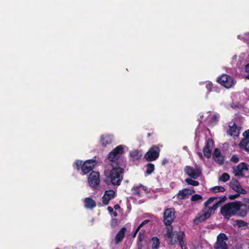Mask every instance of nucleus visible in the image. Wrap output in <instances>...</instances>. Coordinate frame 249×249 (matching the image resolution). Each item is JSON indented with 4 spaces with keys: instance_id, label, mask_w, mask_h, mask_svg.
I'll return each instance as SVG.
<instances>
[{
    "instance_id": "1",
    "label": "nucleus",
    "mask_w": 249,
    "mask_h": 249,
    "mask_svg": "<svg viewBox=\"0 0 249 249\" xmlns=\"http://www.w3.org/2000/svg\"><path fill=\"white\" fill-rule=\"evenodd\" d=\"M124 152V147L119 145L111 151L108 159L111 162L112 169L105 171V181L107 185L119 186L123 179L124 161L120 158Z\"/></svg>"
},
{
    "instance_id": "2",
    "label": "nucleus",
    "mask_w": 249,
    "mask_h": 249,
    "mask_svg": "<svg viewBox=\"0 0 249 249\" xmlns=\"http://www.w3.org/2000/svg\"><path fill=\"white\" fill-rule=\"evenodd\" d=\"M218 197H211L204 203V210H202L199 213L194 220V223L196 225H198L200 223L209 219L213 211H215L221 204L224 202L227 199L226 196H223L220 199L217 201L212 207H209L208 205L213 202L214 200H217Z\"/></svg>"
},
{
    "instance_id": "3",
    "label": "nucleus",
    "mask_w": 249,
    "mask_h": 249,
    "mask_svg": "<svg viewBox=\"0 0 249 249\" xmlns=\"http://www.w3.org/2000/svg\"><path fill=\"white\" fill-rule=\"evenodd\" d=\"M241 202L234 201L226 203L220 208V213L225 219L229 220L230 217L236 215L241 206Z\"/></svg>"
},
{
    "instance_id": "4",
    "label": "nucleus",
    "mask_w": 249,
    "mask_h": 249,
    "mask_svg": "<svg viewBox=\"0 0 249 249\" xmlns=\"http://www.w3.org/2000/svg\"><path fill=\"white\" fill-rule=\"evenodd\" d=\"M166 236L170 239L169 244L171 245H175L178 242L182 249H188L184 244L183 239L185 236L184 231H175L172 232V227H168Z\"/></svg>"
},
{
    "instance_id": "5",
    "label": "nucleus",
    "mask_w": 249,
    "mask_h": 249,
    "mask_svg": "<svg viewBox=\"0 0 249 249\" xmlns=\"http://www.w3.org/2000/svg\"><path fill=\"white\" fill-rule=\"evenodd\" d=\"M97 161L94 160H89L83 162L81 160H76L73 167L77 170H81L83 175H86L90 172L97 164Z\"/></svg>"
},
{
    "instance_id": "6",
    "label": "nucleus",
    "mask_w": 249,
    "mask_h": 249,
    "mask_svg": "<svg viewBox=\"0 0 249 249\" xmlns=\"http://www.w3.org/2000/svg\"><path fill=\"white\" fill-rule=\"evenodd\" d=\"M160 149L157 145H154L145 154L144 158L148 162L156 160L160 156Z\"/></svg>"
},
{
    "instance_id": "7",
    "label": "nucleus",
    "mask_w": 249,
    "mask_h": 249,
    "mask_svg": "<svg viewBox=\"0 0 249 249\" xmlns=\"http://www.w3.org/2000/svg\"><path fill=\"white\" fill-rule=\"evenodd\" d=\"M216 82L226 89H230L234 85L233 78L230 75L223 74L217 78Z\"/></svg>"
},
{
    "instance_id": "8",
    "label": "nucleus",
    "mask_w": 249,
    "mask_h": 249,
    "mask_svg": "<svg viewBox=\"0 0 249 249\" xmlns=\"http://www.w3.org/2000/svg\"><path fill=\"white\" fill-rule=\"evenodd\" d=\"M176 212L174 208H167L163 213V222L165 226H170L176 217Z\"/></svg>"
},
{
    "instance_id": "9",
    "label": "nucleus",
    "mask_w": 249,
    "mask_h": 249,
    "mask_svg": "<svg viewBox=\"0 0 249 249\" xmlns=\"http://www.w3.org/2000/svg\"><path fill=\"white\" fill-rule=\"evenodd\" d=\"M100 174L98 172L92 171L88 178L89 186L94 189H97L100 184Z\"/></svg>"
},
{
    "instance_id": "10",
    "label": "nucleus",
    "mask_w": 249,
    "mask_h": 249,
    "mask_svg": "<svg viewBox=\"0 0 249 249\" xmlns=\"http://www.w3.org/2000/svg\"><path fill=\"white\" fill-rule=\"evenodd\" d=\"M248 165L246 162H241L238 165L232 167V173L236 177H245L244 171H248Z\"/></svg>"
},
{
    "instance_id": "11",
    "label": "nucleus",
    "mask_w": 249,
    "mask_h": 249,
    "mask_svg": "<svg viewBox=\"0 0 249 249\" xmlns=\"http://www.w3.org/2000/svg\"><path fill=\"white\" fill-rule=\"evenodd\" d=\"M228 239L226 234L220 233L217 236V240L214 247L215 249H228L225 240Z\"/></svg>"
},
{
    "instance_id": "12",
    "label": "nucleus",
    "mask_w": 249,
    "mask_h": 249,
    "mask_svg": "<svg viewBox=\"0 0 249 249\" xmlns=\"http://www.w3.org/2000/svg\"><path fill=\"white\" fill-rule=\"evenodd\" d=\"M184 171L186 174L194 179H197L201 175V171L200 169H195L193 167L190 166H185Z\"/></svg>"
},
{
    "instance_id": "13",
    "label": "nucleus",
    "mask_w": 249,
    "mask_h": 249,
    "mask_svg": "<svg viewBox=\"0 0 249 249\" xmlns=\"http://www.w3.org/2000/svg\"><path fill=\"white\" fill-rule=\"evenodd\" d=\"M229 186L232 190L241 194H246L247 191L242 188L239 181L235 178H232L229 182Z\"/></svg>"
},
{
    "instance_id": "14",
    "label": "nucleus",
    "mask_w": 249,
    "mask_h": 249,
    "mask_svg": "<svg viewBox=\"0 0 249 249\" xmlns=\"http://www.w3.org/2000/svg\"><path fill=\"white\" fill-rule=\"evenodd\" d=\"M126 231V228L124 227H122L117 232L114 238V243L116 245L119 244L123 241Z\"/></svg>"
},
{
    "instance_id": "15",
    "label": "nucleus",
    "mask_w": 249,
    "mask_h": 249,
    "mask_svg": "<svg viewBox=\"0 0 249 249\" xmlns=\"http://www.w3.org/2000/svg\"><path fill=\"white\" fill-rule=\"evenodd\" d=\"M115 192L112 190L106 191L102 197V202L104 204L107 205L109 204L110 199L115 197Z\"/></svg>"
},
{
    "instance_id": "16",
    "label": "nucleus",
    "mask_w": 249,
    "mask_h": 249,
    "mask_svg": "<svg viewBox=\"0 0 249 249\" xmlns=\"http://www.w3.org/2000/svg\"><path fill=\"white\" fill-rule=\"evenodd\" d=\"M194 192V190H193V192H192L189 189L185 188L178 191L177 194V197L179 199H185L188 198L189 196Z\"/></svg>"
},
{
    "instance_id": "17",
    "label": "nucleus",
    "mask_w": 249,
    "mask_h": 249,
    "mask_svg": "<svg viewBox=\"0 0 249 249\" xmlns=\"http://www.w3.org/2000/svg\"><path fill=\"white\" fill-rule=\"evenodd\" d=\"M213 158L216 162L220 164H222L224 162V157L222 155L220 150L217 148L214 149Z\"/></svg>"
},
{
    "instance_id": "18",
    "label": "nucleus",
    "mask_w": 249,
    "mask_h": 249,
    "mask_svg": "<svg viewBox=\"0 0 249 249\" xmlns=\"http://www.w3.org/2000/svg\"><path fill=\"white\" fill-rule=\"evenodd\" d=\"M239 128L234 123L232 126L229 125V129L227 130V134L231 137H237L239 134Z\"/></svg>"
},
{
    "instance_id": "19",
    "label": "nucleus",
    "mask_w": 249,
    "mask_h": 249,
    "mask_svg": "<svg viewBox=\"0 0 249 249\" xmlns=\"http://www.w3.org/2000/svg\"><path fill=\"white\" fill-rule=\"evenodd\" d=\"M248 211H249V205L247 206L241 202L239 210H238L237 215L239 217H244L247 214Z\"/></svg>"
},
{
    "instance_id": "20",
    "label": "nucleus",
    "mask_w": 249,
    "mask_h": 249,
    "mask_svg": "<svg viewBox=\"0 0 249 249\" xmlns=\"http://www.w3.org/2000/svg\"><path fill=\"white\" fill-rule=\"evenodd\" d=\"M84 202V206L86 209H93L96 206L95 201L91 197H86Z\"/></svg>"
},
{
    "instance_id": "21",
    "label": "nucleus",
    "mask_w": 249,
    "mask_h": 249,
    "mask_svg": "<svg viewBox=\"0 0 249 249\" xmlns=\"http://www.w3.org/2000/svg\"><path fill=\"white\" fill-rule=\"evenodd\" d=\"M113 136L111 135H103L101 137V142L104 146H106L112 143Z\"/></svg>"
},
{
    "instance_id": "22",
    "label": "nucleus",
    "mask_w": 249,
    "mask_h": 249,
    "mask_svg": "<svg viewBox=\"0 0 249 249\" xmlns=\"http://www.w3.org/2000/svg\"><path fill=\"white\" fill-rule=\"evenodd\" d=\"M243 136L245 138L241 141L240 143V145L242 147H244L246 142H249V129L246 130L244 132Z\"/></svg>"
},
{
    "instance_id": "23",
    "label": "nucleus",
    "mask_w": 249,
    "mask_h": 249,
    "mask_svg": "<svg viewBox=\"0 0 249 249\" xmlns=\"http://www.w3.org/2000/svg\"><path fill=\"white\" fill-rule=\"evenodd\" d=\"M129 155L133 160H138L142 156V154L138 150L132 151L130 152Z\"/></svg>"
},
{
    "instance_id": "24",
    "label": "nucleus",
    "mask_w": 249,
    "mask_h": 249,
    "mask_svg": "<svg viewBox=\"0 0 249 249\" xmlns=\"http://www.w3.org/2000/svg\"><path fill=\"white\" fill-rule=\"evenodd\" d=\"M151 242L152 243V249H158L160 245V239L155 236L152 238Z\"/></svg>"
},
{
    "instance_id": "25",
    "label": "nucleus",
    "mask_w": 249,
    "mask_h": 249,
    "mask_svg": "<svg viewBox=\"0 0 249 249\" xmlns=\"http://www.w3.org/2000/svg\"><path fill=\"white\" fill-rule=\"evenodd\" d=\"M225 191V188L222 186H216L210 188V191L213 193L224 192Z\"/></svg>"
},
{
    "instance_id": "26",
    "label": "nucleus",
    "mask_w": 249,
    "mask_h": 249,
    "mask_svg": "<svg viewBox=\"0 0 249 249\" xmlns=\"http://www.w3.org/2000/svg\"><path fill=\"white\" fill-rule=\"evenodd\" d=\"M219 118V116L217 114H213L209 121V125L212 126L215 125L218 122Z\"/></svg>"
},
{
    "instance_id": "27",
    "label": "nucleus",
    "mask_w": 249,
    "mask_h": 249,
    "mask_svg": "<svg viewBox=\"0 0 249 249\" xmlns=\"http://www.w3.org/2000/svg\"><path fill=\"white\" fill-rule=\"evenodd\" d=\"M155 170V165L151 163H149L146 165V173L150 175Z\"/></svg>"
},
{
    "instance_id": "28",
    "label": "nucleus",
    "mask_w": 249,
    "mask_h": 249,
    "mask_svg": "<svg viewBox=\"0 0 249 249\" xmlns=\"http://www.w3.org/2000/svg\"><path fill=\"white\" fill-rule=\"evenodd\" d=\"M234 222L235 224H233V225L235 226L236 225L238 228L246 227L248 225V223L247 222L242 220H236L234 221Z\"/></svg>"
},
{
    "instance_id": "29",
    "label": "nucleus",
    "mask_w": 249,
    "mask_h": 249,
    "mask_svg": "<svg viewBox=\"0 0 249 249\" xmlns=\"http://www.w3.org/2000/svg\"><path fill=\"white\" fill-rule=\"evenodd\" d=\"M143 187V186L142 184L139 186L133 187L132 190L133 191V194L138 196H141V193L140 191V188Z\"/></svg>"
},
{
    "instance_id": "30",
    "label": "nucleus",
    "mask_w": 249,
    "mask_h": 249,
    "mask_svg": "<svg viewBox=\"0 0 249 249\" xmlns=\"http://www.w3.org/2000/svg\"><path fill=\"white\" fill-rule=\"evenodd\" d=\"M206 88L207 89L209 92L214 90L217 91L218 90V89H216L215 87L213 86V83L210 82H209L206 84Z\"/></svg>"
},
{
    "instance_id": "31",
    "label": "nucleus",
    "mask_w": 249,
    "mask_h": 249,
    "mask_svg": "<svg viewBox=\"0 0 249 249\" xmlns=\"http://www.w3.org/2000/svg\"><path fill=\"white\" fill-rule=\"evenodd\" d=\"M230 176L229 174L227 173H223L221 176L219 178V180L223 182H226L230 179Z\"/></svg>"
},
{
    "instance_id": "32",
    "label": "nucleus",
    "mask_w": 249,
    "mask_h": 249,
    "mask_svg": "<svg viewBox=\"0 0 249 249\" xmlns=\"http://www.w3.org/2000/svg\"><path fill=\"white\" fill-rule=\"evenodd\" d=\"M185 181L188 184L195 186H197L199 184L197 181L194 180L190 178L185 179Z\"/></svg>"
},
{
    "instance_id": "33",
    "label": "nucleus",
    "mask_w": 249,
    "mask_h": 249,
    "mask_svg": "<svg viewBox=\"0 0 249 249\" xmlns=\"http://www.w3.org/2000/svg\"><path fill=\"white\" fill-rule=\"evenodd\" d=\"M203 152L205 157L209 159L211 156V150L210 148L203 147Z\"/></svg>"
},
{
    "instance_id": "34",
    "label": "nucleus",
    "mask_w": 249,
    "mask_h": 249,
    "mask_svg": "<svg viewBox=\"0 0 249 249\" xmlns=\"http://www.w3.org/2000/svg\"><path fill=\"white\" fill-rule=\"evenodd\" d=\"M202 199V196L199 194H195L191 197V200L193 202Z\"/></svg>"
},
{
    "instance_id": "35",
    "label": "nucleus",
    "mask_w": 249,
    "mask_h": 249,
    "mask_svg": "<svg viewBox=\"0 0 249 249\" xmlns=\"http://www.w3.org/2000/svg\"><path fill=\"white\" fill-rule=\"evenodd\" d=\"M213 145V141L212 139H209L206 142V145L204 147H206L207 148H210V147H212Z\"/></svg>"
},
{
    "instance_id": "36",
    "label": "nucleus",
    "mask_w": 249,
    "mask_h": 249,
    "mask_svg": "<svg viewBox=\"0 0 249 249\" xmlns=\"http://www.w3.org/2000/svg\"><path fill=\"white\" fill-rule=\"evenodd\" d=\"M239 160V158L236 155H233L231 158V161L235 163H237Z\"/></svg>"
},
{
    "instance_id": "37",
    "label": "nucleus",
    "mask_w": 249,
    "mask_h": 249,
    "mask_svg": "<svg viewBox=\"0 0 249 249\" xmlns=\"http://www.w3.org/2000/svg\"><path fill=\"white\" fill-rule=\"evenodd\" d=\"M117 220L116 218H112L110 222V226L112 228H115L117 225Z\"/></svg>"
},
{
    "instance_id": "38",
    "label": "nucleus",
    "mask_w": 249,
    "mask_h": 249,
    "mask_svg": "<svg viewBox=\"0 0 249 249\" xmlns=\"http://www.w3.org/2000/svg\"><path fill=\"white\" fill-rule=\"evenodd\" d=\"M240 194L238 193H237L236 194L234 195H231L229 196V198L230 200H233L236 199V198H238L240 196Z\"/></svg>"
},
{
    "instance_id": "39",
    "label": "nucleus",
    "mask_w": 249,
    "mask_h": 249,
    "mask_svg": "<svg viewBox=\"0 0 249 249\" xmlns=\"http://www.w3.org/2000/svg\"><path fill=\"white\" fill-rule=\"evenodd\" d=\"M245 71L247 73V74L245 76V77L247 79H249V63L246 65Z\"/></svg>"
},
{
    "instance_id": "40",
    "label": "nucleus",
    "mask_w": 249,
    "mask_h": 249,
    "mask_svg": "<svg viewBox=\"0 0 249 249\" xmlns=\"http://www.w3.org/2000/svg\"><path fill=\"white\" fill-rule=\"evenodd\" d=\"M149 222H150V220H147V219L145 220L143 222H142L138 227H139L140 229H141V228L142 227L143 225L147 224Z\"/></svg>"
},
{
    "instance_id": "41",
    "label": "nucleus",
    "mask_w": 249,
    "mask_h": 249,
    "mask_svg": "<svg viewBox=\"0 0 249 249\" xmlns=\"http://www.w3.org/2000/svg\"><path fill=\"white\" fill-rule=\"evenodd\" d=\"M244 148L246 151L249 152V142H246V145H245Z\"/></svg>"
},
{
    "instance_id": "42",
    "label": "nucleus",
    "mask_w": 249,
    "mask_h": 249,
    "mask_svg": "<svg viewBox=\"0 0 249 249\" xmlns=\"http://www.w3.org/2000/svg\"><path fill=\"white\" fill-rule=\"evenodd\" d=\"M144 247V246L142 245V243L138 242V249H142V248Z\"/></svg>"
},
{
    "instance_id": "43",
    "label": "nucleus",
    "mask_w": 249,
    "mask_h": 249,
    "mask_svg": "<svg viewBox=\"0 0 249 249\" xmlns=\"http://www.w3.org/2000/svg\"><path fill=\"white\" fill-rule=\"evenodd\" d=\"M140 230V229L139 227H137V228L136 229L135 231L133 233V237H135V236L136 235V234H137L138 232Z\"/></svg>"
},
{
    "instance_id": "44",
    "label": "nucleus",
    "mask_w": 249,
    "mask_h": 249,
    "mask_svg": "<svg viewBox=\"0 0 249 249\" xmlns=\"http://www.w3.org/2000/svg\"><path fill=\"white\" fill-rule=\"evenodd\" d=\"M107 210L110 213H111L114 211L113 208L110 206L107 207Z\"/></svg>"
},
{
    "instance_id": "45",
    "label": "nucleus",
    "mask_w": 249,
    "mask_h": 249,
    "mask_svg": "<svg viewBox=\"0 0 249 249\" xmlns=\"http://www.w3.org/2000/svg\"><path fill=\"white\" fill-rule=\"evenodd\" d=\"M114 208L115 210H118L120 208V206L119 204H115L114 206Z\"/></svg>"
},
{
    "instance_id": "46",
    "label": "nucleus",
    "mask_w": 249,
    "mask_h": 249,
    "mask_svg": "<svg viewBox=\"0 0 249 249\" xmlns=\"http://www.w3.org/2000/svg\"><path fill=\"white\" fill-rule=\"evenodd\" d=\"M197 154L199 156V157L201 159H202L203 157V155H202V154L200 152H197Z\"/></svg>"
},
{
    "instance_id": "47",
    "label": "nucleus",
    "mask_w": 249,
    "mask_h": 249,
    "mask_svg": "<svg viewBox=\"0 0 249 249\" xmlns=\"http://www.w3.org/2000/svg\"><path fill=\"white\" fill-rule=\"evenodd\" d=\"M140 234H141V233H139V237H138V242H140V243H141L142 240V238L140 236Z\"/></svg>"
},
{
    "instance_id": "48",
    "label": "nucleus",
    "mask_w": 249,
    "mask_h": 249,
    "mask_svg": "<svg viewBox=\"0 0 249 249\" xmlns=\"http://www.w3.org/2000/svg\"><path fill=\"white\" fill-rule=\"evenodd\" d=\"M112 213H113V216L115 217L117 216L118 215V213L116 211H113V212H112Z\"/></svg>"
},
{
    "instance_id": "49",
    "label": "nucleus",
    "mask_w": 249,
    "mask_h": 249,
    "mask_svg": "<svg viewBox=\"0 0 249 249\" xmlns=\"http://www.w3.org/2000/svg\"><path fill=\"white\" fill-rule=\"evenodd\" d=\"M151 136V134L150 133H148L147 135V137H150Z\"/></svg>"
},
{
    "instance_id": "50",
    "label": "nucleus",
    "mask_w": 249,
    "mask_h": 249,
    "mask_svg": "<svg viewBox=\"0 0 249 249\" xmlns=\"http://www.w3.org/2000/svg\"><path fill=\"white\" fill-rule=\"evenodd\" d=\"M163 164H165V161H163Z\"/></svg>"
},
{
    "instance_id": "51",
    "label": "nucleus",
    "mask_w": 249,
    "mask_h": 249,
    "mask_svg": "<svg viewBox=\"0 0 249 249\" xmlns=\"http://www.w3.org/2000/svg\"><path fill=\"white\" fill-rule=\"evenodd\" d=\"M163 164H165V161H163Z\"/></svg>"
}]
</instances>
